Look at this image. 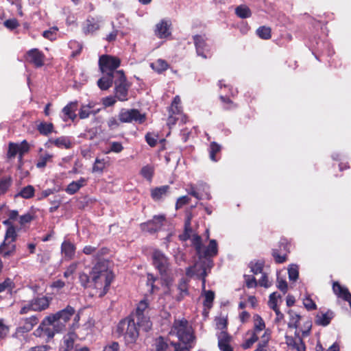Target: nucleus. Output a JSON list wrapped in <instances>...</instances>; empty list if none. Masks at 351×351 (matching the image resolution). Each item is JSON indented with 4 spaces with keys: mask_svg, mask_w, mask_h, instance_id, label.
Instances as JSON below:
<instances>
[{
    "mask_svg": "<svg viewBox=\"0 0 351 351\" xmlns=\"http://www.w3.org/2000/svg\"><path fill=\"white\" fill-rule=\"evenodd\" d=\"M303 304L305 308L308 311L315 310L317 308L315 303L309 296H307L304 299Z\"/></svg>",
    "mask_w": 351,
    "mask_h": 351,
    "instance_id": "63",
    "label": "nucleus"
},
{
    "mask_svg": "<svg viewBox=\"0 0 351 351\" xmlns=\"http://www.w3.org/2000/svg\"><path fill=\"white\" fill-rule=\"evenodd\" d=\"M151 67L156 73L160 74L169 69V64L166 60L158 59L155 62L151 64Z\"/></svg>",
    "mask_w": 351,
    "mask_h": 351,
    "instance_id": "41",
    "label": "nucleus"
},
{
    "mask_svg": "<svg viewBox=\"0 0 351 351\" xmlns=\"http://www.w3.org/2000/svg\"><path fill=\"white\" fill-rule=\"evenodd\" d=\"M19 145V155H24L29 151V145L26 140H23Z\"/></svg>",
    "mask_w": 351,
    "mask_h": 351,
    "instance_id": "64",
    "label": "nucleus"
},
{
    "mask_svg": "<svg viewBox=\"0 0 351 351\" xmlns=\"http://www.w3.org/2000/svg\"><path fill=\"white\" fill-rule=\"evenodd\" d=\"M169 339L159 336L154 340L155 351H171Z\"/></svg>",
    "mask_w": 351,
    "mask_h": 351,
    "instance_id": "31",
    "label": "nucleus"
},
{
    "mask_svg": "<svg viewBox=\"0 0 351 351\" xmlns=\"http://www.w3.org/2000/svg\"><path fill=\"white\" fill-rule=\"evenodd\" d=\"M245 285L247 288L256 287L258 285L256 278L251 275H244Z\"/></svg>",
    "mask_w": 351,
    "mask_h": 351,
    "instance_id": "57",
    "label": "nucleus"
},
{
    "mask_svg": "<svg viewBox=\"0 0 351 351\" xmlns=\"http://www.w3.org/2000/svg\"><path fill=\"white\" fill-rule=\"evenodd\" d=\"M215 299V292L208 290L204 293V300L203 302L204 306L210 309L213 306V303Z\"/></svg>",
    "mask_w": 351,
    "mask_h": 351,
    "instance_id": "47",
    "label": "nucleus"
},
{
    "mask_svg": "<svg viewBox=\"0 0 351 351\" xmlns=\"http://www.w3.org/2000/svg\"><path fill=\"white\" fill-rule=\"evenodd\" d=\"M77 335L73 331L68 332L64 336L59 347V351H90L87 346H79L75 341Z\"/></svg>",
    "mask_w": 351,
    "mask_h": 351,
    "instance_id": "11",
    "label": "nucleus"
},
{
    "mask_svg": "<svg viewBox=\"0 0 351 351\" xmlns=\"http://www.w3.org/2000/svg\"><path fill=\"white\" fill-rule=\"evenodd\" d=\"M51 145H54L56 147L60 149H69L71 147L72 144L68 137L60 136L56 139H49L45 144V146L47 148H50Z\"/></svg>",
    "mask_w": 351,
    "mask_h": 351,
    "instance_id": "24",
    "label": "nucleus"
},
{
    "mask_svg": "<svg viewBox=\"0 0 351 351\" xmlns=\"http://www.w3.org/2000/svg\"><path fill=\"white\" fill-rule=\"evenodd\" d=\"M76 247L74 244L69 241H64L61 245V252L68 260L73 258Z\"/></svg>",
    "mask_w": 351,
    "mask_h": 351,
    "instance_id": "28",
    "label": "nucleus"
},
{
    "mask_svg": "<svg viewBox=\"0 0 351 351\" xmlns=\"http://www.w3.org/2000/svg\"><path fill=\"white\" fill-rule=\"evenodd\" d=\"M62 332V326L54 324L50 317L46 316L38 327L33 332V335L43 339L45 343L51 341L56 334Z\"/></svg>",
    "mask_w": 351,
    "mask_h": 351,
    "instance_id": "3",
    "label": "nucleus"
},
{
    "mask_svg": "<svg viewBox=\"0 0 351 351\" xmlns=\"http://www.w3.org/2000/svg\"><path fill=\"white\" fill-rule=\"evenodd\" d=\"M178 293L175 296L177 302H181L184 298L189 295V280L184 277L182 278L177 285Z\"/></svg>",
    "mask_w": 351,
    "mask_h": 351,
    "instance_id": "21",
    "label": "nucleus"
},
{
    "mask_svg": "<svg viewBox=\"0 0 351 351\" xmlns=\"http://www.w3.org/2000/svg\"><path fill=\"white\" fill-rule=\"evenodd\" d=\"M123 150V146L122 143L120 142L113 141L110 143V149L107 153L114 152V153H120Z\"/></svg>",
    "mask_w": 351,
    "mask_h": 351,
    "instance_id": "56",
    "label": "nucleus"
},
{
    "mask_svg": "<svg viewBox=\"0 0 351 351\" xmlns=\"http://www.w3.org/2000/svg\"><path fill=\"white\" fill-rule=\"evenodd\" d=\"M114 79V75L104 74L98 80L97 86L102 90H108L112 86Z\"/></svg>",
    "mask_w": 351,
    "mask_h": 351,
    "instance_id": "30",
    "label": "nucleus"
},
{
    "mask_svg": "<svg viewBox=\"0 0 351 351\" xmlns=\"http://www.w3.org/2000/svg\"><path fill=\"white\" fill-rule=\"evenodd\" d=\"M19 145L18 143L10 142L8 145L7 156L8 158H13L19 154Z\"/></svg>",
    "mask_w": 351,
    "mask_h": 351,
    "instance_id": "53",
    "label": "nucleus"
},
{
    "mask_svg": "<svg viewBox=\"0 0 351 351\" xmlns=\"http://www.w3.org/2000/svg\"><path fill=\"white\" fill-rule=\"evenodd\" d=\"M54 125L52 123L40 122L37 125V130L43 136H48L53 132Z\"/></svg>",
    "mask_w": 351,
    "mask_h": 351,
    "instance_id": "36",
    "label": "nucleus"
},
{
    "mask_svg": "<svg viewBox=\"0 0 351 351\" xmlns=\"http://www.w3.org/2000/svg\"><path fill=\"white\" fill-rule=\"evenodd\" d=\"M77 101H70L68 103L62 110L63 121H67L68 120H71L74 121L77 118L75 112L77 111Z\"/></svg>",
    "mask_w": 351,
    "mask_h": 351,
    "instance_id": "19",
    "label": "nucleus"
},
{
    "mask_svg": "<svg viewBox=\"0 0 351 351\" xmlns=\"http://www.w3.org/2000/svg\"><path fill=\"white\" fill-rule=\"evenodd\" d=\"M121 59L117 56L104 54L99 56L98 65L103 74L115 75L117 68L121 65Z\"/></svg>",
    "mask_w": 351,
    "mask_h": 351,
    "instance_id": "6",
    "label": "nucleus"
},
{
    "mask_svg": "<svg viewBox=\"0 0 351 351\" xmlns=\"http://www.w3.org/2000/svg\"><path fill=\"white\" fill-rule=\"evenodd\" d=\"M192 245L196 251L197 255H200L203 247L201 237L197 234H195L192 239Z\"/></svg>",
    "mask_w": 351,
    "mask_h": 351,
    "instance_id": "52",
    "label": "nucleus"
},
{
    "mask_svg": "<svg viewBox=\"0 0 351 351\" xmlns=\"http://www.w3.org/2000/svg\"><path fill=\"white\" fill-rule=\"evenodd\" d=\"M288 314L290 317L289 322L288 323V327L291 328H297L299 326L301 316L292 310H289L288 311Z\"/></svg>",
    "mask_w": 351,
    "mask_h": 351,
    "instance_id": "44",
    "label": "nucleus"
},
{
    "mask_svg": "<svg viewBox=\"0 0 351 351\" xmlns=\"http://www.w3.org/2000/svg\"><path fill=\"white\" fill-rule=\"evenodd\" d=\"M93 288L99 290V296L103 297L108 291L114 278L112 272L104 262H97L90 271Z\"/></svg>",
    "mask_w": 351,
    "mask_h": 351,
    "instance_id": "1",
    "label": "nucleus"
},
{
    "mask_svg": "<svg viewBox=\"0 0 351 351\" xmlns=\"http://www.w3.org/2000/svg\"><path fill=\"white\" fill-rule=\"evenodd\" d=\"M140 328L136 320L128 316L122 319L117 324L116 332L119 337H123L126 345L134 344L138 337Z\"/></svg>",
    "mask_w": 351,
    "mask_h": 351,
    "instance_id": "2",
    "label": "nucleus"
},
{
    "mask_svg": "<svg viewBox=\"0 0 351 351\" xmlns=\"http://www.w3.org/2000/svg\"><path fill=\"white\" fill-rule=\"evenodd\" d=\"M332 317L333 313L329 311L326 313L318 314L315 318V324L318 326H326L330 323Z\"/></svg>",
    "mask_w": 351,
    "mask_h": 351,
    "instance_id": "34",
    "label": "nucleus"
},
{
    "mask_svg": "<svg viewBox=\"0 0 351 351\" xmlns=\"http://www.w3.org/2000/svg\"><path fill=\"white\" fill-rule=\"evenodd\" d=\"M79 280L81 285L84 288L93 287L90 274L88 275L84 272L80 273L79 275Z\"/></svg>",
    "mask_w": 351,
    "mask_h": 351,
    "instance_id": "50",
    "label": "nucleus"
},
{
    "mask_svg": "<svg viewBox=\"0 0 351 351\" xmlns=\"http://www.w3.org/2000/svg\"><path fill=\"white\" fill-rule=\"evenodd\" d=\"M149 307V303L147 299L141 300L135 309L129 316L137 322L139 327L142 328L145 332L149 331L152 326V323L149 317L145 315V311Z\"/></svg>",
    "mask_w": 351,
    "mask_h": 351,
    "instance_id": "5",
    "label": "nucleus"
},
{
    "mask_svg": "<svg viewBox=\"0 0 351 351\" xmlns=\"http://www.w3.org/2000/svg\"><path fill=\"white\" fill-rule=\"evenodd\" d=\"M24 62L32 64L36 68H40L45 64V55L37 48H33L23 56Z\"/></svg>",
    "mask_w": 351,
    "mask_h": 351,
    "instance_id": "13",
    "label": "nucleus"
},
{
    "mask_svg": "<svg viewBox=\"0 0 351 351\" xmlns=\"http://www.w3.org/2000/svg\"><path fill=\"white\" fill-rule=\"evenodd\" d=\"M264 263L261 261H251L249 263L248 267L250 268L251 272H252L254 275H257L258 274H261L263 270Z\"/></svg>",
    "mask_w": 351,
    "mask_h": 351,
    "instance_id": "49",
    "label": "nucleus"
},
{
    "mask_svg": "<svg viewBox=\"0 0 351 351\" xmlns=\"http://www.w3.org/2000/svg\"><path fill=\"white\" fill-rule=\"evenodd\" d=\"M187 324L188 322L185 319L175 322L173 329L180 341L185 345H190L195 339V336Z\"/></svg>",
    "mask_w": 351,
    "mask_h": 351,
    "instance_id": "9",
    "label": "nucleus"
},
{
    "mask_svg": "<svg viewBox=\"0 0 351 351\" xmlns=\"http://www.w3.org/2000/svg\"><path fill=\"white\" fill-rule=\"evenodd\" d=\"M43 151L42 148L39 149V156L36 160V167L38 169H43L47 166L48 162H51L53 158V155L48 153L45 152L44 154H41Z\"/></svg>",
    "mask_w": 351,
    "mask_h": 351,
    "instance_id": "32",
    "label": "nucleus"
},
{
    "mask_svg": "<svg viewBox=\"0 0 351 351\" xmlns=\"http://www.w3.org/2000/svg\"><path fill=\"white\" fill-rule=\"evenodd\" d=\"M158 136L151 132H147L145 134V138L147 143L152 147H154L157 144V139Z\"/></svg>",
    "mask_w": 351,
    "mask_h": 351,
    "instance_id": "55",
    "label": "nucleus"
},
{
    "mask_svg": "<svg viewBox=\"0 0 351 351\" xmlns=\"http://www.w3.org/2000/svg\"><path fill=\"white\" fill-rule=\"evenodd\" d=\"M35 195V189L32 185H27L22 188L15 195L14 197H22L23 199H31Z\"/></svg>",
    "mask_w": 351,
    "mask_h": 351,
    "instance_id": "33",
    "label": "nucleus"
},
{
    "mask_svg": "<svg viewBox=\"0 0 351 351\" xmlns=\"http://www.w3.org/2000/svg\"><path fill=\"white\" fill-rule=\"evenodd\" d=\"M165 221L166 217L165 215H154L152 219L141 223L140 228L143 232L154 234L162 228Z\"/></svg>",
    "mask_w": 351,
    "mask_h": 351,
    "instance_id": "12",
    "label": "nucleus"
},
{
    "mask_svg": "<svg viewBox=\"0 0 351 351\" xmlns=\"http://www.w3.org/2000/svg\"><path fill=\"white\" fill-rule=\"evenodd\" d=\"M290 243L286 238H281L278 242V248L272 250V256L277 264H282L287 261V254L289 253Z\"/></svg>",
    "mask_w": 351,
    "mask_h": 351,
    "instance_id": "14",
    "label": "nucleus"
},
{
    "mask_svg": "<svg viewBox=\"0 0 351 351\" xmlns=\"http://www.w3.org/2000/svg\"><path fill=\"white\" fill-rule=\"evenodd\" d=\"M32 300L28 302L26 304L23 305L19 311L21 315L27 314L30 311H35Z\"/></svg>",
    "mask_w": 351,
    "mask_h": 351,
    "instance_id": "60",
    "label": "nucleus"
},
{
    "mask_svg": "<svg viewBox=\"0 0 351 351\" xmlns=\"http://www.w3.org/2000/svg\"><path fill=\"white\" fill-rule=\"evenodd\" d=\"M99 22L98 19L92 16L88 17L82 27L83 32L85 34H88L97 31L99 29Z\"/></svg>",
    "mask_w": 351,
    "mask_h": 351,
    "instance_id": "26",
    "label": "nucleus"
},
{
    "mask_svg": "<svg viewBox=\"0 0 351 351\" xmlns=\"http://www.w3.org/2000/svg\"><path fill=\"white\" fill-rule=\"evenodd\" d=\"M153 265L158 270L161 276L167 275L169 269L168 258L159 250H155L152 254Z\"/></svg>",
    "mask_w": 351,
    "mask_h": 351,
    "instance_id": "15",
    "label": "nucleus"
},
{
    "mask_svg": "<svg viewBox=\"0 0 351 351\" xmlns=\"http://www.w3.org/2000/svg\"><path fill=\"white\" fill-rule=\"evenodd\" d=\"M115 79L113 84L114 85V97L120 101L128 100V91L132 86V83L128 82L123 70L117 71L115 73Z\"/></svg>",
    "mask_w": 351,
    "mask_h": 351,
    "instance_id": "4",
    "label": "nucleus"
},
{
    "mask_svg": "<svg viewBox=\"0 0 351 351\" xmlns=\"http://www.w3.org/2000/svg\"><path fill=\"white\" fill-rule=\"evenodd\" d=\"M80 189V188L79 187V185L75 183V181H73L67 186L65 191L68 194L73 195L76 193Z\"/></svg>",
    "mask_w": 351,
    "mask_h": 351,
    "instance_id": "62",
    "label": "nucleus"
},
{
    "mask_svg": "<svg viewBox=\"0 0 351 351\" xmlns=\"http://www.w3.org/2000/svg\"><path fill=\"white\" fill-rule=\"evenodd\" d=\"M171 23L170 21L162 19L156 25L155 35L160 39L167 38L171 34Z\"/></svg>",
    "mask_w": 351,
    "mask_h": 351,
    "instance_id": "18",
    "label": "nucleus"
},
{
    "mask_svg": "<svg viewBox=\"0 0 351 351\" xmlns=\"http://www.w3.org/2000/svg\"><path fill=\"white\" fill-rule=\"evenodd\" d=\"M34 219V216L28 213L20 217L19 223L21 226H25V224L30 223Z\"/></svg>",
    "mask_w": 351,
    "mask_h": 351,
    "instance_id": "58",
    "label": "nucleus"
},
{
    "mask_svg": "<svg viewBox=\"0 0 351 351\" xmlns=\"http://www.w3.org/2000/svg\"><path fill=\"white\" fill-rule=\"evenodd\" d=\"M108 158H99L98 157L96 158L95 161L93 165L92 171L97 173H102L104 169L108 166Z\"/></svg>",
    "mask_w": 351,
    "mask_h": 351,
    "instance_id": "35",
    "label": "nucleus"
},
{
    "mask_svg": "<svg viewBox=\"0 0 351 351\" xmlns=\"http://www.w3.org/2000/svg\"><path fill=\"white\" fill-rule=\"evenodd\" d=\"M254 319V326L252 330L247 331V334H250L251 336L249 339H246L245 341L241 345V347L244 350H247L250 348L254 343H255L258 340V334L262 331H265V323L263 319L261 317V315L256 314L253 317Z\"/></svg>",
    "mask_w": 351,
    "mask_h": 351,
    "instance_id": "7",
    "label": "nucleus"
},
{
    "mask_svg": "<svg viewBox=\"0 0 351 351\" xmlns=\"http://www.w3.org/2000/svg\"><path fill=\"white\" fill-rule=\"evenodd\" d=\"M221 150V147L220 145L215 141L211 142L208 149L210 159L213 162H217L219 158H217V154H219Z\"/></svg>",
    "mask_w": 351,
    "mask_h": 351,
    "instance_id": "37",
    "label": "nucleus"
},
{
    "mask_svg": "<svg viewBox=\"0 0 351 351\" xmlns=\"http://www.w3.org/2000/svg\"><path fill=\"white\" fill-rule=\"evenodd\" d=\"M191 199L187 195L180 197L176 204V210L181 208L184 205L189 203Z\"/></svg>",
    "mask_w": 351,
    "mask_h": 351,
    "instance_id": "61",
    "label": "nucleus"
},
{
    "mask_svg": "<svg viewBox=\"0 0 351 351\" xmlns=\"http://www.w3.org/2000/svg\"><path fill=\"white\" fill-rule=\"evenodd\" d=\"M256 34L261 39L268 40L271 37V29L267 26H261L257 29Z\"/></svg>",
    "mask_w": 351,
    "mask_h": 351,
    "instance_id": "45",
    "label": "nucleus"
},
{
    "mask_svg": "<svg viewBox=\"0 0 351 351\" xmlns=\"http://www.w3.org/2000/svg\"><path fill=\"white\" fill-rule=\"evenodd\" d=\"M193 40L197 56H201L204 59L210 58V49L206 43L207 38L206 37V35H194L193 36Z\"/></svg>",
    "mask_w": 351,
    "mask_h": 351,
    "instance_id": "16",
    "label": "nucleus"
},
{
    "mask_svg": "<svg viewBox=\"0 0 351 351\" xmlns=\"http://www.w3.org/2000/svg\"><path fill=\"white\" fill-rule=\"evenodd\" d=\"M181 99L178 95L174 97L171 106L168 108V112H171L176 114H180L182 113Z\"/></svg>",
    "mask_w": 351,
    "mask_h": 351,
    "instance_id": "39",
    "label": "nucleus"
},
{
    "mask_svg": "<svg viewBox=\"0 0 351 351\" xmlns=\"http://www.w3.org/2000/svg\"><path fill=\"white\" fill-rule=\"evenodd\" d=\"M12 178L10 176H3L0 178V195L7 193L12 184Z\"/></svg>",
    "mask_w": 351,
    "mask_h": 351,
    "instance_id": "38",
    "label": "nucleus"
},
{
    "mask_svg": "<svg viewBox=\"0 0 351 351\" xmlns=\"http://www.w3.org/2000/svg\"><path fill=\"white\" fill-rule=\"evenodd\" d=\"M221 101L223 104V108L226 110H233L237 108V104L234 103L228 97H219Z\"/></svg>",
    "mask_w": 351,
    "mask_h": 351,
    "instance_id": "51",
    "label": "nucleus"
},
{
    "mask_svg": "<svg viewBox=\"0 0 351 351\" xmlns=\"http://www.w3.org/2000/svg\"><path fill=\"white\" fill-rule=\"evenodd\" d=\"M93 108V106H91L90 104L86 106H82V107L80 109L79 111V117L81 119H84L88 118L91 114L95 115L98 110L94 111L91 110V108Z\"/></svg>",
    "mask_w": 351,
    "mask_h": 351,
    "instance_id": "43",
    "label": "nucleus"
},
{
    "mask_svg": "<svg viewBox=\"0 0 351 351\" xmlns=\"http://www.w3.org/2000/svg\"><path fill=\"white\" fill-rule=\"evenodd\" d=\"M218 254V245L215 239H210L209 244L205 250L202 249L201 254L199 255V258H208L210 257H215Z\"/></svg>",
    "mask_w": 351,
    "mask_h": 351,
    "instance_id": "23",
    "label": "nucleus"
},
{
    "mask_svg": "<svg viewBox=\"0 0 351 351\" xmlns=\"http://www.w3.org/2000/svg\"><path fill=\"white\" fill-rule=\"evenodd\" d=\"M332 291L338 298H340L345 301L351 300V293L348 289L341 286L338 282H333Z\"/></svg>",
    "mask_w": 351,
    "mask_h": 351,
    "instance_id": "25",
    "label": "nucleus"
},
{
    "mask_svg": "<svg viewBox=\"0 0 351 351\" xmlns=\"http://www.w3.org/2000/svg\"><path fill=\"white\" fill-rule=\"evenodd\" d=\"M14 288V281L10 278H6L3 282L0 283V293L5 291L11 293Z\"/></svg>",
    "mask_w": 351,
    "mask_h": 351,
    "instance_id": "46",
    "label": "nucleus"
},
{
    "mask_svg": "<svg viewBox=\"0 0 351 351\" xmlns=\"http://www.w3.org/2000/svg\"><path fill=\"white\" fill-rule=\"evenodd\" d=\"M17 238L15 227L7 228L3 243L0 245V254L3 257L9 256L15 250V245H12L11 250H4L5 247L10 243L14 242Z\"/></svg>",
    "mask_w": 351,
    "mask_h": 351,
    "instance_id": "17",
    "label": "nucleus"
},
{
    "mask_svg": "<svg viewBox=\"0 0 351 351\" xmlns=\"http://www.w3.org/2000/svg\"><path fill=\"white\" fill-rule=\"evenodd\" d=\"M154 169L153 167L147 165L144 166L141 170V176L148 180H152L154 176Z\"/></svg>",
    "mask_w": 351,
    "mask_h": 351,
    "instance_id": "54",
    "label": "nucleus"
},
{
    "mask_svg": "<svg viewBox=\"0 0 351 351\" xmlns=\"http://www.w3.org/2000/svg\"><path fill=\"white\" fill-rule=\"evenodd\" d=\"M278 298H280V295H277L276 292H274L270 294L268 302V305L270 308L273 309L278 307L277 301Z\"/></svg>",
    "mask_w": 351,
    "mask_h": 351,
    "instance_id": "59",
    "label": "nucleus"
},
{
    "mask_svg": "<svg viewBox=\"0 0 351 351\" xmlns=\"http://www.w3.org/2000/svg\"><path fill=\"white\" fill-rule=\"evenodd\" d=\"M236 15L241 19H247L252 16L250 9L245 5H241L235 9Z\"/></svg>",
    "mask_w": 351,
    "mask_h": 351,
    "instance_id": "42",
    "label": "nucleus"
},
{
    "mask_svg": "<svg viewBox=\"0 0 351 351\" xmlns=\"http://www.w3.org/2000/svg\"><path fill=\"white\" fill-rule=\"evenodd\" d=\"M75 308L67 305L64 309L58 311L56 313L49 315L54 322V324H59L62 326V332L66 330V324L71 320V317L75 315Z\"/></svg>",
    "mask_w": 351,
    "mask_h": 351,
    "instance_id": "10",
    "label": "nucleus"
},
{
    "mask_svg": "<svg viewBox=\"0 0 351 351\" xmlns=\"http://www.w3.org/2000/svg\"><path fill=\"white\" fill-rule=\"evenodd\" d=\"M32 302L34 304L35 311H43L49 308L51 300L47 296L36 297L33 298Z\"/></svg>",
    "mask_w": 351,
    "mask_h": 351,
    "instance_id": "27",
    "label": "nucleus"
},
{
    "mask_svg": "<svg viewBox=\"0 0 351 351\" xmlns=\"http://www.w3.org/2000/svg\"><path fill=\"white\" fill-rule=\"evenodd\" d=\"M286 343L288 346L292 347L295 349L297 351L298 350V348H300L302 343H304V341L302 338L298 337V340L295 339L292 337L286 336Z\"/></svg>",
    "mask_w": 351,
    "mask_h": 351,
    "instance_id": "48",
    "label": "nucleus"
},
{
    "mask_svg": "<svg viewBox=\"0 0 351 351\" xmlns=\"http://www.w3.org/2000/svg\"><path fill=\"white\" fill-rule=\"evenodd\" d=\"M232 337L226 332L221 331L218 335V347L220 351H234L230 346Z\"/></svg>",
    "mask_w": 351,
    "mask_h": 351,
    "instance_id": "22",
    "label": "nucleus"
},
{
    "mask_svg": "<svg viewBox=\"0 0 351 351\" xmlns=\"http://www.w3.org/2000/svg\"><path fill=\"white\" fill-rule=\"evenodd\" d=\"M271 339V331L269 329L265 330L263 335L261 337V340L254 351H268L269 342Z\"/></svg>",
    "mask_w": 351,
    "mask_h": 351,
    "instance_id": "29",
    "label": "nucleus"
},
{
    "mask_svg": "<svg viewBox=\"0 0 351 351\" xmlns=\"http://www.w3.org/2000/svg\"><path fill=\"white\" fill-rule=\"evenodd\" d=\"M169 186L168 185L161 186L160 187H156L151 191V196L155 200H158L162 197L167 194Z\"/></svg>",
    "mask_w": 351,
    "mask_h": 351,
    "instance_id": "40",
    "label": "nucleus"
},
{
    "mask_svg": "<svg viewBox=\"0 0 351 351\" xmlns=\"http://www.w3.org/2000/svg\"><path fill=\"white\" fill-rule=\"evenodd\" d=\"M119 120L121 123H135L143 124L146 121V114H142L136 108H122L118 115Z\"/></svg>",
    "mask_w": 351,
    "mask_h": 351,
    "instance_id": "8",
    "label": "nucleus"
},
{
    "mask_svg": "<svg viewBox=\"0 0 351 351\" xmlns=\"http://www.w3.org/2000/svg\"><path fill=\"white\" fill-rule=\"evenodd\" d=\"M23 325L16 328V332L23 334L31 331L38 323L39 318L37 315H32L22 319Z\"/></svg>",
    "mask_w": 351,
    "mask_h": 351,
    "instance_id": "20",
    "label": "nucleus"
}]
</instances>
